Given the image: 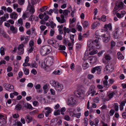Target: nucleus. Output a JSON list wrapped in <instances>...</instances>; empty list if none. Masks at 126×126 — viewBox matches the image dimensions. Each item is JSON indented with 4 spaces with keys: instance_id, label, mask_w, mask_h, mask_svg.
<instances>
[{
    "instance_id": "423d86ee",
    "label": "nucleus",
    "mask_w": 126,
    "mask_h": 126,
    "mask_svg": "<svg viewBox=\"0 0 126 126\" xmlns=\"http://www.w3.org/2000/svg\"><path fill=\"white\" fill-rule=\"evenodd\" d=\"M4 87L6 90L9 92H11L14 90L13 86L7 83H5L3 84Z\"/></svg>"
},
{
    "instance_id": "052dcab7",
    "label": "nucleus",
    "mask_w": 126,
    "mask_h": 126,
    "mask_svg": "<svg viewBox=\"0 0 126 126\" xmlns=\"http://www.w3.org/2000/svg\"><path fill=\"white\" fill-rule=\"evenodd\" d=\"M48 43L50 45H52V44L53 43V40L51 39H48V40L47 41Z\"/></svg>"
},
{
    "instance_id": "a19ab883",
    "label": "nucleus",
    "mask_w": 126,
    "mask_h": 126,
    "mask_svg": "<svg viewBox=\"0 0 126 126\" xmlns=\"http://www.w3.org/2000/svg\"><path fill=\"white\" fill-rule=\"evenodd\" d=\"M38 110H36L30 112V114L31 115H33L34 114L37 113L38 112Z\"/></svg>"
},
{
    "instance_id": "37998d69",
    "label": "nucleus",
    "mask_w": 126,
    "mask_h": 126,
    "mask_svg": "<svg viewBox=\"0 0 126 126\" xmlns=\"http://www.w3.org/2000/svg\"><path fill=\"white\" fill-rule=\"evenodd\" d=\"M34 42L33 41H31L29 43V47H34Z\"/></svg>"
},
{
    "instance_id": "6ab92c4d",
    "label": "nucleus",
    "mask_w": 126,
    "mask_h": 126,
    "mask_svg": "<svg viewBox=\"0 0 126 126\" xmlns=\"http://www.w3.org/2000/svg\"><path fill=\"white\" fill-rule=\"evenodd\" d=\"M117 57L118 59H123L124 57L122 55V53L120 52H118L117 53Z\"/></svg>"
},
{
    "instance_id": "6e6d98bb",
    "label": "nucleus",
    "mask_w": 126,
    "mask_h": 126,
    "mask_svg": "<svg viewBox=\"0 0 126 126\" xmlns=\"http://www.w3.org/2000/svg\"><path fill=\"white\" fill-rule=\"evenodd\" d=\"M76 27L78 29V30L80 32L82 30V27L80 25H77Z\"/></svg>"
},
{
    "instance_id": "39448f33",
    "label": "nucleus",
    "mask_w": 126,
    "mask_h": 126,
    "mask_svg": "<svg viewBox=\"0 0 126 126\" xmlns=\"http://www.w3.org/2000/svg\"><path fill=\"white\" fill-rule=\"evenodd\" d=\"M113 69V67L111 65H107L105 68L104 69V72L105 74H107L112 71Z\"/></svg>"
},
{
    "instance_id": "1a4fd4ad",
    "label": "nucleus",
    "mask_w": 126,
    "mask_h": 126,
    "mask_svg": "<svg viewBox=\"0 0 126 126\" xmlns=\"http://www.w3.org/2000/svg\"><path fill=\"white\" fill-rule=\"evenodd\" d=\"M115 94L114 92L110 91H109L108 92L107 96L108 98L107 99V101L109 100L110 99H111L113 97V96Z\"/></svg>"
},
{
    "instance_id": "cd10ccee",
    "label": "nucleus",
    "mask_w": 126,
    "mask_h": 126,
    "mask_svg": "<svg viewBox=\"0 0 126 126\" xmlns=\"http://www.w3.org/2000/svg\"><path fill=\"white\" fill-rule=\"evenodd\" d=\"M4 49L3 47H1L0 49V52L1 54V55L3 56L5 54V52H4Z\"/></svg>"
},
{
    "instance_id": "f257e3e1",
    "label": "nucleus",
    "mask_w": 126,
    "mask_h": 126,
    "mask_svg": "<svg viewBox=\"0 0 126 126\" xmlns=\"http://www.w3.org/2000/svg\"><path fill=\"white\" fill-rule=\"evenodd\" d=\"M52 51L51 47L49 45H47L42 47L40 49V52L43 56H46Z\"/></svg>"
},
{
    "instance_id": "49530a36",
    "label": "nucleus",
    "mask_w": 126,
    "mask_h": 126,
    "mask_svg": "<svg viewBox=\"0 0 126 126\" xmlns=\"http://www.w3.org/2000/svg\"><path fill=\"white\" fill-rule=\"evenodd\" d=\"M96 69V70L97 71V73L98 74H99L101 73V70L100 68V66H97V68Z\"/></svg>"
},
{
    "instance_id": "864d4df0",
    "label": "nucleus",
    "mask_w": 126,
    "mask_h": 126,
    "mask_svg": "<svg viewBox=\"0 0 126 126\" xmlns=\"http://www.w3.org/2000/svg\"><path fill=\"white\" fill-rule=\"evenodd\" d=\"M55 31L53 29H51L50 32V35L51 36H52L54 35Z\"/></svg>"
},
{
    "instance_id": "a878e982",
    "label": "nucleus",
    "mask_w": 126,
    "mask_h": 126,
    "mask_svg": "<svg viewBox=\"0 0 126 126\" xmlns=\"http://www.w3.org/2000/svg\"><path fill=\"white\" fill-rule=\"evenodd\" d=\"M106 16H102L101 18H99L98 19L99 21H102L103 22H105L106 20Z\"/></svg>"
},
{
    "instance_id": "58836bf2",
    "label": "nucleus",
    "mask_w": 126,
    "mask_h": 126,
    "mask_svg": "<svg viewBox=\"0 0 126 126\" xmlns=\"http://www.w3.org/2000/svg\"><path fill=\"white\" fill-rule=\"evenodd\" d=\"M103 83L104 86L107 87L108 84V81L107 80H104L103 81Z\"/></svg>"
},
{
    "instance_id": "6e6552de",
    "label": "nucleus",
    "mask_w": 126,
    "mask_h": 126,
    "mask_svg": "<svg viewBox=\"0 0 126 126\" xmlns=\"http://www.w3.org/2000/svg\"><path fill=\"white\" fill-rule=\"evenodd\" d=\"M24 45L23 44H20L19 46L18 47V51L17 53L19 55L22 54H23L24 53Z\"/></svg>"
},
{
    "instance_id": "a18cd8bd",
    "label": "nucleus",
    "mask_w": 126,
    "mask_h": 126,
    "mask_svg": "<svg viewBox=\"0 0 126 126\" xmlns=\"http://www.w3.org/2000/svg\"><path fill=\"white\" fill-rule=\"evenodd\" d=\"M50 25L52 28H53L55 26H56V24L53 22L51 21L50 22Z\"/></svg>"
},
{
    "instance_id": "13d9d810",
    "label": "nucleus",
    "mask_w": 126,
    "mask_h": 126,
    "mask_svg": "<svg viewBox=\"0 0 126 126\" xmlns=\"http://www.w3.org/2000/svg\"><path fill=\"white\" fill-rule=\"evenodd\" d=\"M83 36L82 35V34L80 33L78 34V39L80 41L82 39Z\"/></svg>"
},
{
    "instance_id": "603ef678",
    "label": "nucleus",
    "mask_w": 126,
    "mask_h": 126,
    "mask_svg": "<svg viewBox=\"0 0 126 126\" xmlns=\"http://www.w3.org/2000/svg\"><path fill=\"white\" fill-rule=\"evenodd\" d=\"M70 39L71 40L72 42L74 43V35L71 34L70 36Z\"/></svg>"
},
{
    "instance_id": "5fc2aeb1",
    "label": "nucleus",
    "mask_w": 126,
    "mask_h": 126,
    "mask_svg": "<svg viewBox=\"0 0 126 126\" xmlns=\"http://www.w3.org/2000/svg\"><path fill=\"white\" fill-rule=\"evenodd\" d=\"M114 112V111L113 110L111 109L110 111L109 112V114L110 116H111L113 115Z\"/></svg>"
},
{
    "instance_id": "7c9ffc66",
    "label": "nucleus",
    "mask_w": 126,
    "mask_h": 126,
    "mask_svg": "<svg viewBox=\"0 0 126 126\" xmlns=\"http://www.w3.org/2000/svg\"><path fill=\"white\" fill-rule=\"evenodd\" d=\"M63 30L64 32H65V31L66 30H67V33H69L70 31H71V30L69 28H66V27H64L63 28Z\"/></svg>"
},
{
    "instance_id": "bb28decb",
    "label": "nucleus",
    "mask_w": 126,
    "mask_h": 126,
    "mask_svg": "<svg viewBox=\"0 0 126 126\" xmlns=\"http://www.w3.org/2000/svg\"><path fill=\"white\" fill-rule=\"evenodd\" d=\"M98 51L96 49H93L92 51H90L89 54L91 55H94L97 53Z\"/></svg>"
},
{
    "instance_id": "0eeeda50",
    "label": "nucleus",
    "mask_w": 126,
    "mask_h": 126,
    "mask_svg": "<svg viewBox=\"0 0 126 126\" xmlns=\"http://www.w3.org/2000/svg\"><path fill=\"white\" fill-rule=\"evenodd\" d=\"M77 103V101L72 97L69 98L67 101V103L69 105L75 104Z\"/></svg>"
},
{
    "instance_id": "f3484780",
    "label": "nucleus",
    "mask_w": 126,
    "mask_h": 126,
    "mask_svg": "<svg viewBox=\"0 0 126 126\" xmlns=\"http://www.w3.org/2000/svg\"><path fill=\"white\" fill-rule=\"evenodd\" d=\"M94 41L93 40H89L87 43V45L89 47H92V48H93L94 46L93 45Z\"/></svg>"
},
{
    "instance_id": "2eb2a0df",
    "label": "nucleus",
    "mask_w": 126,
    "mask_h": 126,
    "mask_svg": "<svg viewBox=\"0 0 126 126\" xmlns=\"http://www.w3.org/2000/svg\"><path fill=\"white\" fill-rule=\"evenodd\" d=\"M108 28L110 30L112 31V26L111 23H109L108 24H106L105 25L104 28L107 30Z\"/></svg>"
},
{
    "instance_id": "774afa93",
    "label": "nucleus",
    "mask_w": 126,
    "mask_h": 126,
    "mask_svg": "<svg viewBox=\"0 0 126 126\" xmlns=\"http://www.w3.org/2000/svg\"><path fill=\"white\" fill-rule=\"evenodd\" d=\"M26 117L27 119L30 121L31 122L32 121V117H31L29 116H26Z\"/></svg>"
},
{
    "instance_id": "c756f323",
    "label": "nucleus",
    "mask_w": 126,
    "mask_h": 126,
    "mask_svg": "<svg viewBox=\"0 0 126 126\" xmlns=\"http://www.w3.org/2000/svg\"><path fill=\"white\" fill-rule=\"evenodd\" d=\"M47 8V6H45L41 8L39 10L41 12H43L46 10Z\"/></svg>"
},
{
    "instance_id": "e433bc0d",
    "label": "nucleus",
    "mask_w": 126,
    "mask_h": 126,
    "mask_svg": "<svg viewBox=\"0 0 126 126\" xmlns=\"http://www.w3.org/2000/svg\"><path fill=\"white\" fill-rule=\"evenodd\" d=\"M124 3L122 2H120L119 3L118 7L120 9H122L123 7Z\"/></svg>"
},
{
    "instance_id": "473e14b6",
    "label": "nucleus",
    "mask_w": 126,
    "mask_h": 126,
    "mask_svg": "<svg viewBox=\"0 0 126 126\" xmlns=\"http://www.w3.org/2000/svg\"><path fill=\"white\" fill-rule=\"evenodd\" d=\"M99 122V120L98 118H96L94 120L95 123L94 124L95 126H98V123Z\"/></svg>"
},
{
    "instance_id": "2f4dec72",
    "label": "nucleus",
    "mask_w": 126,
    "mask_h": 126,
    "mask_svg": "<svg viewBox=\"0 0 126 126\" xmlns=\"http://www.w3.org/2000/svg\"><path fill=\"white\" fill-rule=\"evenodd\" d=\"M4 116L1 114H0V120L3 121L4 123L6 122L5 119L3 118Z\"/></svg>"
},
{
    "instance_id": "f704fd0d",
    "label": "nucleus",
    "mask_w": 126,
    "mask_h": 126,
    "mask_svg": "<svg viewBox=\"0 0 126 126\" xmlns=\"http://www.w3.org/2000/svg\"><path fill=\"white\" fill-rule=\"evenodd\" d=\"M35 10L34 8L32 6H31L30 10V13L31 14H32L34 12Z\"/></svg>"
},
{
    "instance_id": "69168bd1",
    "label": "nucleus",
    "mask_w": 126,
    "mask_h": 126,
    "mask_svg": "<svg viewBox=\"0 0 126 126\" xmlns=\"http://www.w3.org/2000/svg\"><path fill=\"white\" fill-rule=\"evenodd\" d=\"M38 0H31V3L32 4H34L37 3Z\"/></svg>"
},
{
    "instance_id": "b1692460",
    "label": "nucleus",
    "mask_w": 126,
    "mask_h": 126,
    "mask_svg": "<svg viewBox=\"0 0 126 126\" xmlns=\"http://www.w3.org/2000/svg\"><path fill=\"white\" fill-rule=\"evenodd\" d=\"M37 66V65L35 62L32 63L31 64H30V67L32 68H36Z\"/></svg>"
},
{
    "instance_id": "393cba45",
    "label": "nucleus",
    "mask_w": 126,
    "mask_h": 126,
    "mask_svg": "<svg viewBox=\"0 0 126 126\" xmlns=\"http://www.w3.org/2000/svg\"><path fill=\"white\" fill-rule=\"evenodd\" d=\"M98 22H94L92 26V29H93L97 27L98 25Z\"/></svg>"
},
{
    "instance_id": "f03ea898",
    "label": "nucleus",
    "mask_w": 126,
    "mask_h": 126,
    "mask_svg": "<svg viewBox=\"0 0 126 126\" xmlns=\"http://www.w3.org/2000/svg\"><path fill=\"white\" fill-rule=\"evenodd\" d=\"M70 11L66 9L63 10V14H62L61 16V18L59 17H57L56 19L58 22L61 24H62L66 22V20L65 19V16H66L68 15Z\"/></svg>"
},
{
    "instance_id": "9d476101",
    "label": "nucleus",
    "mask_w": 126,
    "mask_h": 126,
    "mask_svg": "<svg viewBox=\"0 0 126 126\" xmlns=\"http://www.w3.org/2000/svg\"><path fill=\"white\" fill-rule=\"evenodd\" d=\"M63 85L58 83H57V85L55 88L58 92H60L63 88Z\"/></svg>"
},
{
    "instance_id": "79ce46f5",
    "label": "nucleus",
    "mask_w": 126,
    "mask_h": 126,
    "mask_svg": "<svg viewBox=\"0 0 126 126\" xmlns=\"http://www.w3.org/2000/svg\"><path fill=\"white\" fill-rule=\"evenodd\" d=\"M64 118L65 120L67 121H69L70 119V118L69 116L67 115L64 116Z\"/></svg>"
},
{
    "instance_id": "dca6fc26",
    "label": "nucleus",
    "mask_w": 126,
    "mask_h": 126,
    "mask_svg": "<svg viewBox=\"0 0 126 126\" xmlns=\"http://www.w3.org/2000/svg\"><path fill=\"white\" fill-rule=\"evenodd\" d=\"M24 106H23V107L27 108V109H28L29 110H32L33 109V107L30 104L27 103H26L25 104L24 103Z\"/></svg>"
},
{
    "instance_id": "4be33fe9",
    "label": "nucleus",
    "mask_w": 126,
    "mask_h": 126,
    "mask_svg": "<svg viewBox=\"0 0 126 126\" xmlns=\"http://www.w3.org/2000/svg\"><path fill=\"white\" fill-rule=\"evenodd\" d=\"M38 19V17L32 15L29 17V19L30 20L32 21L33 20H36Z\"/></svg>"
},
{
    "instance_id": "ea45409f",
    "label": "nucleus",
    "mask_w": 126,
    "mask_h": 126,
    "mask_svg": "<svg viewBox=\"0 0 126 126\" xmlns=\"http://www.w3.org/2000/svg\"><path fill=\"white\" fill-rule=\"evenodd\" d=\"M54 114L55 115H59L60 114V111L59 110H55L54 112Z\"/></svg>"
},
{
    "instance_id": "9b49d317",
    "label": "nucleus",
    "mask_w": 126,
    "mask_h": 126,
    "mask_svg": "<svg viewBox=\"0 0 126 126\" xmlns=\"http://www.w3.org/2000/svg\"><path fill=\"white\" fill-rule=\"evenodd\" d=\"M45 109L46 110L44 112L45 116L46 117H47L49 114L51 113L52 110L50 108L48 107L45 108Z\"/></svg>"
},
{
    "instance_id": "c03bdc74",
    "label": "nucleus",
    "mask_w": 126,
    "mask_h": 126,
    "mask_svg": "<svg viewBox=\"0 0 126 126\" xmlns=\"http://www.w3.org/2000/svg\"><path fill=\"white\" fill-rule=\"evenodd\" d=\"M115 45V43L113 41H112L111 42V47L110 49H112L113 47H114Z\"/></svg>"
},
{
    "instance_id": "3c124183",
    "label": "nucleus",
    "mask_w": 126,
    "mask_h": 126,
    "mask_svg": "<svg viewBox=\"0 0 126 126\" xmlns=\"http://www.w3.org/2000/svg\"><path fill=\"white\" fill-rule=\"evenodd\" d=\"M66 47L64 46L60 45L59 47L60 50H65V49Z\"/></svg>"
},
{
    "instance_id": "de8ad7c7",
    "label": "nucleus",
    "mask_w": 126,
    "mask_h": 126,
    "mask_svg": "<svg viewBox=\"0 0 126 126\" xmlns=\"http://www.w3.org/2000/svg\"><path fill=\"white\" fill-rule=\"evenodd\" d=\"M97 60V58H96L95 57H94L93 58L92 60L91 61H92V62H90V63H93V64L94 63H95V62Z\"/></svg>"
},
{
    "instance_id": "7ed1b4c3",
    "label": "nucleus",
    "mask_w": 126,
    "mask_h": 126,
    "mask_svg": "<svg viewBox=\"0 0 126 126\" xmlns=\"http://www.w3.org/2000/svg\"><path fill=\"white\" fill-rule=\"evenodd\" d=\"M74 94L77 97L80 99L83 98L84 96L85 92L83 89L79 90L74 92Z\"/></svg>"
},
{
    "instance_id": "412c9836",
    "label": "nucleus",
    "mask_w": 126,
    "mask_h": 126,
    "mask_svg": "<svg viewBox=\"0 0 126 126\" xmlns=\"http://www.w3.org/2000/svg\"><path fill=\"white\" fill-rule=\"evenodd\" d=\"M23 70L24 71V73L26 75H28L29 73V69L27 68L24 67L23 68Z\"/></svg>"
},
{
    "instance_id": "09e8293b",
    "label": "nucleus",
    "mask_w": 126,
    "mask_h": 126,
    "mask_svg": "<svg viewBox=\"0 0 126 126\" xmlns=\"http://www.w3.org/2000/svg\"><path fill=\"white\" fill-rule=\"evenodd\" d=\"M46 28V26L44 25H41L40 27V29L42 31H44Z\"/></svg>"
},
{
    "instance_id": "20e7f679",
    "label": "nucleus",
    "mask_w": 126,
    "mask_h": 126,
    "mask_svg": "<svg viewBox=\"0 0 126 126\" xmlns=\"http://www.w3.org/2000/svg\"><path fill=\"white\" fill-rule=\"evenodd\" d=\"M102 39L103 41L105 43H107L110 39L109 32H106L103 34H102Z\"/></svg>"
},
{
    "instance_id": "e2e57ef3",
    "label": "nucleus",
    "mask_w": 126,
    "mask_h": 126,
    "mask_svg": "<svg viewBox=\"0 0 126 126\" xmlns=\"http://www.w3.org/2000/svg\"><path fill=\"white\" fill-rule=\"evenodd\" d=\"M117 31H116L115 32V33H114L113 36L115 38L117 39L118 38V35H117Z\"/></svg>"
},
{
    "instance_id": "338daca9",
    "label": "nucleus",
    "mask_w": 126,
    "mask_h": 126,
    "mask_svg": "<svg viewBox=\"0 0 126 126\" xmlns=\"http://www.w3.org/2000/svg\"><path fill=\"white\" fill-rule=\"evenodd\" d=\"M31 72L33 74L35 75L36 74L37 72L36 70L34 69H33L31 71Z\"/></svg>"
},
{
    "instance_id": "8fccbe9b",
    "label": "nucleus",
    "mask_w": 126,
    "mask_h": 126,
    "mask_svg": "<svg viewBox=\"0 0 126 126\" xmlns=\"http://www.w3.org/2000/svg\"><path fill=\"white\" fill-rule=\"evenodd\" d=\"M99 98L98 97H96L93 99V101L95 103H97L99 101Z\"/></svg>"
},
{
    "instance_id": "4c0bfd02",
    "label": "nucleus",
    "mask_w": 126,
    "mask_h": 126,
    "mask_svg": "<svg viewBox=\"0 0 126 126\" xmlns=\"http://www.w3.org/2000/svg\"><path fill=\"white\" fill-rule=\"evenodd\" d=\"M82 67L84 69H87V62L86 61H84L82 64Z\"/></svg>"
},
{
    "instance_id": "a211bd4d",
    "label": "nucleus",
    "mask_w": 126,
    "mask_h": 126,
    "mask_svg": "<svg viewBox=\"0 0 126 126\" xmlns=\"http://www.w3.org/2000/svg\"><path fill=\"white\" fill-rule=\"evenodd\" d=\"M105 60L107 61H110L111 59V57L109 54H106L104 55V57Z\"/></svg>"
},
{
    "instance_id": "ddd939ff",
    "label": "nucleus",
    "mask_w": 126,
    "mask_h": 126,
    "mask_svg": "<svg viewBox=\"0 0 126 126\" xmlns=\"http://www.w3.org/2000/svg\"><path fill=\"white\" fill-rule=\"evenodd\" d=\"M10 16L12 19H16L18 16L17 13L15 12H13L10 14Z\"/></svg>"
},
{
    "instance_id": "4468645a",
    "label": "nucleus",
    "mask_w": 126,
    "mask_h": 126,
    "mask_svg": "<svg viewBox=\"0 0 126 126\" xmlns=\"http://www.w3.org/2000/svg\"><path fill=\"white\" fill-rule=\"evenodd\" d=\"M10 29L12 33L15 34L17 33V29L16 28L14 27L13 25H11L10 26Z\"/></svg>"
},
{
    "instance_id": "72a5a7b5",
    "label": "nucleus",
    "mask_w": 126,
    "mask_h": 126,
    "mask_svg": "<svg viewBox=\"0 0 126 126\" xmlns=\"http://www.w3.org/2000/svg\"><path fill=\"white\" fill-rule=\"evenodd\" d=\"M114 109L115 110L118 111L119 110V107L118 104L117 103L114 104Z\"/></svg>"
},
{
    "instance_id": "c9c22d12",
    "label": "nucleus",
    "mask_w": 126,
    "mask_h": 126,
    "mask_svg": "<svg viewBox=\"0 0 126 126\" xmlns=\"http://www.w3.org/2000/svg\"><path fill=\"white\" fill-rule=\"evenodd\" d=\"M17 1L19 5H22L24 4L25 2V0H18Z\"/></svg>"
},
{
    "instance_id": "bf43d9fd",
    "label": "nucleus",
    "mask_w": 126,
    "mask_h": 126,
    "mask_svg": "<svg viewBox=\"0 0 126 126\" xmlns=\"http://www.w3.org/2000/svg\"><path fill=\"white\" fill-rule=\"evenodd\" d=\"M52 45L54 47L56 48H57L59 45L58 43H56V42L54 43V42H53V44H52Z\"/></svg>"
},
{
    "instance_id": "4d7b16f0",
    "label": "nucleus",
    "mask_w": 126,
    "mask_h": 126,
    "mask_svg": "<svg viewBox=\"0 0 126 126\" xmlns=\"http://www.w3.org/2000/svg\"><path fill=\"white\" fill-rule=\"evenodd\" d=\"M97 66H96L94 67H93L92 69L91 72L93 73H94L96 70V68H97Z\"/></svg>"
},
{
    "instance_id": "c85d7f7f",
    "label": "nucleus",
    "mask_w": 126,
    "mask_h": 126,
    "mask_svg": "<svg viewBox=\"0 0 126 126\" xmlns=\"http://www.w3.org/2000/svg\"><path fill=\"white\" fill-rule=\"evenodd\" d=\"M55 119H52L51 120V122L50 125L51 126H55L56 125L55 120Z\"/></svg>"
},
{
    "instance_id": "f8f14e48",
    "label": "nucleus",
    "mask_w": 126,
    "mask_h": 126,
    "mask_svg": "<svg viewBox=\"0 0 126 126\" xmlns=\"http://www.w3.org/2000/svg\"><path fill=\"white\" fill-rule=\"evenodd\" d=\"M102 32L101 31H96L95 33V37L98 39H100L101 37L100 35L101 34V33Z\"/></svg>"
},
{
    "instance_id": "0e129e2a",
    "label": "nucleus",
    "mask_w": 126,
    "mask_h": 126,
    "mask_svg": "<svg viewBox=\"0 0 126 126\" xmlns=\"http://www.w3.org/2000/svg\"><path fill=\"white\" fill-rule=\"evenodd\" d=\"M94 76L92 75L89 74L88 76V79H91L92 78H94Z\"/></svg>"
},
{
    "instance_id": "680f3d73",
    "label": "nucleus",
    "mask_w": 126,
    "mask_h": 126,
    "mask_svg": "<svg viewBox=\"0 0 126 126\" xmlns=\"http://www.w3.org/2000/svg\"><path fill=\"white\" fill-rule=\"evenodd\" d=\"M116 16L118 18H121L123 17L121 14H120L119 13H117L116 14Z\"/></svg>"
},
{
    "instance_id": "aec40b11",
    "label": "nucleus",
    "mask_w": 126,
    "mask_h": 126,
    "mask_svg": "<svg viewBox=\"0 0 126 126\" xmlns=\"http://www.w3.org/2000/svg\"><path fill=\"white\" fill-rule=\"evenodd\" d=\"M57 82L55 80H51L50 81V83L51 85L55 88L57 85Z\"/></svg>"
},
{
    "instance_id": "5701e85b",
    "label": "nucleus",
    "mask_w": 126,
    "mask_h": 126,
    "mask_svg": "<svg viewBox=\"0 0 126 126\" xmlns=\"http://www.w3.org/2000/svg\"><path fill=\"white\" fill-rule=\"evenodd\" d=\"M22 107V106L20 104H18L16 106L15 109L17 110H21Z\"/></svg>"
}]
</instances>
